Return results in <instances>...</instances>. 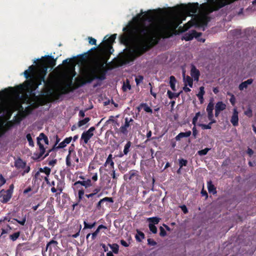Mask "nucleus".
I'll return each instance as SVG.
<instances>
[{
  "mask_svg": "<svg viewBox=\"0 0 256 256\" xmlns=\"http://www.w3.org/2000/svg\"><path fill=\"white\" fill-rule=\"evenodd\" d=\"M142 10L132 18L134 22H130L122 29L128 36L123 34L120 40L126 43L130 39L132 48L124 54L119 58H115L112 63L113 68H117L128 64L142 56L158 44L160 38L157 37L159 26L153 22L154 10H148L144 16Z\"/></svg>",
  "mask_w": 256,
  "mask_h": 256,
  "instance_id": "nucleus-1",
  "label": "nucleus"
},
{
  "mask_svg": "<svg viewBox=\"0 0 256 256\" xmlns=\"http://www.w3.org/2000/svg\"><path fill=\"white\" fill-rule=\"evenodd\" d=\"M110 69L111 68H106L104 64L94 62L92 66L82 70V77H77L75 78L74 88L77 89L87 84H90L94 80H104L106 78L107 71Z\"/></svg>",
  "mask_w": 256,
  "mask_h": 256,
  "instance_id": "nucleus-2",
  "label": "nucleus"
},
{
  "mask_svg": "<svg viewBox=\"0 0 256 256\" xmlns=\"http://www.w3.org/2000/svg\"><path fill=\"white\" fill-rule=\"evenodd\" d=\"M116 36V34H112L104 42L103 45L101 48V51L104 55L102 57L97 60L95 62H98L100 64H106L108 60L110 58V54L114 51L112 48V44L114 42Z\"/></svg>",
  "mask_w": 256,
  "mask_h": 256,
  "instance_id": "nucleus-3",
  "label": "nucleus"
},
{
  "mask_svg": "<svg viewBox=\"0 0 256 256\" xmlns=\"http://www.w3.org/2000/svg\"><path fill=\"white\" fill-rule=\"evenodd\" d=\"M210 18L207 14L195 16L190 21L184 25V30H187L192 26L196 28H202V30H205L204 26H206Z\"/></svg>",
  "mask_w": 256,
  "mask_h": 256,
  "instance_id": "nucleus-4",
  "label": "nucleus"
},
{
  "mask_svg": "<svg viewBox=\"0 0 256 256\" xmlns=\"http://www.w3.org/2000/svg\"><path fill=\"white\" fill-rule=\"evenodd\" d=\"M30 80L26 82V84H20L19 86L24 88L30 90L31 92L36 90L39 86L44 82V78L41 77L40 79L36 76L30 78Z\"/></svg>",
  "mask_w": 256,
  "mask_h": 256,
  "instance_id": "nucleus-5",
  "label": "nucleus"
},
{
  "mask_svg": "<svg viewBox=\"0 0 256 256\" xmlns=\"http://www.w3.org/2000/svg\"><path fill=\"white\" fill-rule=\"evenodd\" d=\"M198 3L182 4L174 7L176 10L180 13H185L190 14V13L196 14L198 11Z\"/></svg>",
  "mask_w": 256,
  "mask_h": 256,
  "instance_id": "nucleus-6",
  "label": "nucleus"
},
{
  "mask_svg": "<svg viewBox=\"0 0 256 256\" xmlns=\"http://www.w3.org/2000/svg\"><path fill=\"white\" fill-rule=\"evenodd\" d=\"M92 184L91 180L88 179L86 180H78L76 182L73 184V189L75 192H78V195L79 196L80 192H83L84 194V190L83 187H84L86 189L92 186Z\"/></svg>",
  "mask_w": 256,
  "mask_h": 256,
  "instance_id": "nucleus-7",
  "label": "nucleus"
},
{
  "mask_svg": "<svg viewBox=\"0 0 256 256\" xmlns=\"http://www.w3.org/2000/svg\"><path fill=\"white\" fill-rule=\"evenodd\" d=\"M40 63L43 65L48 66L51 69L56 65V59H54L52 56H46L44 58L38 60Z\"/></svg>",
  "mask_w": 256,
  "mask_h": 256,
  "instance_id": "nucleus-8",
  "label": "nucleus"
},
{
  "mask_svg": "<svg viewBox=\"0 0 256 256\" xmlns=\"http://www.w3.org/2000/svg\"><path fill=\"white\" fill-rule=\"evenodd\" d=\"M72 158L76 163L79 162V159L76 156V152L73 148H70L68 150V154L66 156V165L68 167H70L72 165L71 162Z\"/></svg>",
  "mask_w": 256,
  "mask_h": 256,
  "instance_id": "nucleus-9",
  "label": "nucleus"
},
{
  "mask_svg": "<svg viewBox=\"0 0 256 256\" xmlns=\"http://www.w3.org/2000/svg\"><path fill=\"white\" fill-rule=\"evenodd\" d=\"M95 130V127L92 126L88 130L84 132L82 134L80 140L83 141L84 144H87L94 136V132Z\"/></svg>",
  "mask_w": 256,
  "mask_h": 256,
  "instance_id": "nucleus-10",
  "label": "nucleus"
},
{
  "mask_svg": "<svg viewBox=\"0 0 256 256\" xmlns=\"http://www.w3.org/2000/svg\"><path fill=\"white\" fill-rule=\"evenodd\" d=\"M38 66L40 68V72L36 76H37L39 79H40L41 77H43L44 83L46 85L48 84V82L45 80V76L46 74L48 66L43 65L42 63H40L39 62H38Z\"/></svg>",
  "mask_w": 256,
  "mask_h": 256,
  "instance_id": "nucleus-11",
  "label": "nucleus"
},
{
  "mask_svg": "<svg viewBox=\"0 0 256 256\" xmlns=\"http://www.w3.org/2000/svg\"><path fill=\"white\" fill-rule=\"evenodd\" d=\"M140 178V176L138 172L135 170H130L128 173L124 176V179L126 181L130 180L134 178L136 180H139Z\"/></svg>",
  "mask_w": 256,
  "mask_h": 256,
  "instance_id": "nucleus-12",
  "label": "nucleus"
},
{
  "mask_svg": "<svg viewBox=\"0 0 256 256\" xmlns=\"http://www.w3.org/2000/svg\"><path fill=\"white\" fill-rule=\"evenodd\" d=\"M74 90V83L72 82V78L70 79L68 82L65 86L60 88L62 94H68L70 92H73Z\"/></svg>",
  "mask_w": 256,
  "mask_h": 256,
  "instance_id": "nucleus-13",
  "label": "nucleus"
},
{
  "mask_svg": "<svg viewBox=\"0 0 256 256\" xmlns=\"http://www.w3.org/2000/svg\"><path fill=\"white\" fill-rule=\"evenodd\" d=\"M37 144L39 147L40 152H34V154L32 158L34 160H38L41 158L46 152L45 148L44 145L40 142V141H37Z\"/></svg>",
  "mask_w": 256,
  "mask_h": 256,
  "instance_id": "nucleus-14",
  "label": "nucleus"
},
{
  "mask_svg": "<svg viewBox=\"0 0 256 256\" xmlns=\"http://www.w3.org/2000/svg\"><path fill=\"white\" fill-rule=\"evenodd\" d=\"M124 124L120 128V131L124 135H127L128 134V128L130 127V122H132L134 120L132 118L129 119L128 118H125Z\"/></svg>",
  "mask_w": 256,
  "mask_h": 256,
  "instance_id": "nucleus-15",
  "label": "nucleus"
},
{
  "mask_svg": "<svg viewBox=\"0 0 256 256\" xmlns=\"http://www.w3.org/2000/svg\"><path fill=\"white\" fill-rule=\"evenodd\" d=\"M214 107V104L213 102V99H211L209 102L207 107L206 112H208V118L210 120H212L214 118L213 110Z\"/></svg>",
  "mask_w": 256,
  "mask_h": 256,
  "instance_id": "nucleus-16",
  "label": "nucleus"
},
{
  "mask_svg": "<svg viewBox=\"0 0 256 256\" xmlns=\"http://www.w3.org/2000/svg\"><path fill=\"white\" fill-rule=\"evenodd\" d=\"M226 105L222 102H218L215 106V116L218 117L220 112L224 110Z\"/></svg>",
  "mask_w": 256,
  "mask_h": 256,
  "instance_id": "nucleus-17",
  "label": "nucleus"
},
{
  "mask_svg": "<svg viewBox=\"0 0 256 256\" xmlns=\"http://www.w3.org/2000/svg\"><path fill=\"white\" fill-rule=\"evenodd\" d=\"M238 113L236 108L234 109L233 114L230 118V122L234 126H238Z\"/></svg>",
  "mask_w": 256,
  "mask_h": 256,
  "instance_id": "nucleus-18",
  "label": "nucleus"
},
{
  "mask_svg": "<svg viewBox=\"0 0 256 256\" xmlns=\"http://www.w3.org/2000/svg\"><path fill=\"white\" fill-rule=\"evenodd\" d=\"M35 67L34 65H32L28 67V68L24 72V77L28 79L34 77V75Z\"/></svg>",
  "mask_w": 256,
  "mask_h": 256,
  "instance_id": "nucleus-19",
  "label": "nucleus"
},
{
  "mask_svg": "<svg viewBox=\"0 0 256 256\" xmlns=\"http://www.w3.org/2000/svg\"><path fill=\"white\" fill-rule=\"evenodd\" d=\"M106 228V227L105 226L100 224L98 226L96 230L92 234H91L90 233H88L86 236V238L88 239L89 236H90L92 235V240H94L96 238L97 235L100 232V231L101 229Z\"/></svg>",
  "mask_w": 256,
  "mask_h": 256,
  "instance_id": "nucleus-20",
  "label": "nucleus"
},
{
  "mask_svg": "<svg viewBox=\"0 0 256 256\" xmlns=\"http://www.w3.org/2000/svg\"><path fill=\"white\" fill-rule=\"evenodd\" d=\"M85 197L88 198L87 202L86 208L88 210H91L94 204L97 200L98 198L95 196L89 197L88 194H86Z\"/></svg>",
  "mask_w": 256,
  "mask_h": 256,
  "instance_id": "nucleus-21",
  "label": "nucleus"
},
{
  "mask_svg": "<svg viewBox=\"0 0 256 256\" xmlns=\"http://www.w3.org/2000/svg\"><path fill=\"white\" fill-rule=\"evenodd\" d=\"M110 202L111 203L114 202V200L111 197H105L102 199H101L96 204V209L98 210H100L102 208V204L104 202Z\"/></svg>",
  "mask_w": 256,
  "mask_h": 256,
  "instance_id": "nucleus-22",
  "label": "nucleus"
},
{
  "mask_svg": "<svg viewBox=\"0 0 256 256\" xmlns=\"http://www.w3.org/2000/svg\"><path fill=\"white\" fill-rule=\"evenodd\" d=\"M190 75L195 80H198L200 76V71L194 65L192 66Z\"/></svg>",
  "mask_w": 256,
  "mask_h": 256,
  "instance_id": "nucleus-23",
  "label": "nucleus"
},
{
  "mask_svg": "<svg viewBox=\"0 0 256 256\" xmlns=\"http://www.w3.org/2000/svg\"><path fill=\"white\" fill-rule=\"evenodd\" d=\"M78 201L79 203L82 202L83 204L82 206L86 208L88 198L85 197L83 192H80V195L78 197Z\"/></svg>",
  "mask_w": 256,
  "mask_h": 256,
  "instance_id": "nucleus-24",
  "label": "nucleus"
},
{
  "mask_svg": "<svg viewBox=\"0 0 256 256\" xmlns=\"http://www.w3.org/2000/svg\"><path fill=\"white\" fill-rule=\"evenodd\" d=\"M58 242L54 240L50 241L46 244L45 251L48 250L50 254L52 252V246L54 248L58 247Z\"/></svg>",
  "mask_w": 256,
  "mask_h": 256,
  "instance_id": "nucleus-25",
  "label": "nucleus"
},
{
  "mask_svg": "<svg viewBox=\"0 0 256 256\" xmlns=\"http://www.w3.org/2000/svg\"><path fill=\"white\" fill-rule=\"evenodd\" d=\"M114 164L112 160V154H110L104 164V166L106 167L108 166L109 168L111 170L114 169Z\"/></svg>",
  "mask_w": 256,
  "mask_h": 256,
  "instance_id": "nucleus-26",
  "label": "nucleus"
},
{
  "mask_svg": "<svg viewBox=\"0 0 256 256\" xmlns=\"http://www.w3.org/2000/svg\"><path fill=\"white\" fill-rule=\"evenodd\" d=\"M253 82V80L252 78L248 79V80L242 82L238 86V88L240 90H242L244 88H246L248 85L251 84Z\"/></svg>",
  "mask_w": 256,
  "mask_h": 256,
  "instance_id": "nucleus-27",
  "label": "nucleus"
},
{
  "mask_svg": "<svg viewBox=\"0 0 256 256\" xmlns=\"http://www.w3.org/2000/svg\"><path fill=\"white\" fill-rule=\"evenodd\" d=\"M14 166L17 168H24L26 166V162H24L20 158H18L15 160Z\"/></svg>",
  "mask_w": 256,
  "mask_h": 256,
  "instance_id": "nucleus-28",
  "label": "nucleus"
},
{
  "mask_svg": "<svg viewBox=\"0 0 256 256\" xmlns=\"http://www.w3.org/2000/svg\"><path fill=\"white\" fill-rule=\"evenodd\" d=\"M72 138L68 137L66 138L62 142L59 144L58 146H56V149L62 148L66 146L67 144L70 142Z\"/></svg>",
  "mask_w": 256,
  "mask_h": 256,
  "instance_id": "nucleus-29",
  "label": "nucleus"
},
{
  "mask_svg": "<svg viewBox=\"0 0 256 256\" xmlns=\"http://www.w3.org/2000/svg\"><path fill=\"white\" fill-rule=\"evenodd\" d=\"M132 146V142L130 141H128L126 145L124 146L123 153L120 154L119 157H122L124 155H127L128 152L130 151V148Z\"/></svg>",
  "mask_w": 256,
  "mask_h": 256,
  "instance_id": "nucleus-30",
  "label": "nucleus"
},
{
  "mask_svg": "<svg viewBox=\"0 0 256 256\" xmlns=\"http://www.w3.org/2000/svg\"><path fill=\"white\" fill-rule=\"evenodd\" d=\"M192 132L190 130L187 131L185 132H181L176 136V140L178 141L180 140L182 138H188L190 136Z\"/></svg>",
  "mask_w": 256,
  "mask_h": 256,
  "instance_id": "nucleus-31",
  "label": "nucleus"
},
{
  "mask_svg": "<svg viewBox=\"0 0 256 256\" xmlns=\"http://www.w3.org/2000/svg\"><path fill=\"white\" fill-rule=\"evenodd\" d=\"M208 188L210 193H212L213 194L216 193V188L211 180L208 182Z\"/></svg>",
  "mask_w": 256,
  "mask_h": 256,
  "instance_id": "nucleus-32",
  "label": "nucleus"
},
{
  "mask_svg": "<svg viewBox=\"0 0 256 256\" xmlns=\"http://www.w3.org/2000/svg\"><path fill=\"white\" fill-rule=\"evenodd\" d=\"M101 190L100 188H94L92 193L88 194L89 197L95 196L99 198L101 196L102 194H98Z\"/></svg>",
  "mask_w": 256,
  "mask_h": 256,
  "instance_id": "nucleus-33",
  "label": "nucleus"
},
{
  "mask_svg": "<svg viewBox=\"0 0 256 256\" xmlns=\"http://www.w3.org/2000/svg\"><path fill=\"white\" fill-rule=\"evenodd\" d=\"M42 140H44V142L46 144H48V139L47 137V136L44 133H40L39 135V136L37 138V141H40Z\"/></svg>",
  "mask_w": 256,
  "mask_h": 256,
  "instance_id": "nucleus-34",
  "label": "nucleus"
},
{
  "mask_svg": "<svg viewBox=\"0 0 256 256\" xmlns=\"http://www.w3.org/2000/svg\"><path fill=\"white\" fill-rule=\"evenodd\" d=\"M136 239L138 242H140L142 239L144 238V234L142 232L137 230L136 234Z\"/></svg>",
  "mask_w": 256,
  "mask_h": 256,
  "instance_id": "nucleus-35",
  "label": "nucleus"
},
{
  "mask_svg": "<svg viewBox=\"0 0 256 256\" xmlns=\"http://www.w3.org/2000/svg\"><path fill=\"white\" fill-rule=\"evenodd\" d=\"M84 228L82 230V232H83V233L85 232V231L86 229H88V228L91 229L92 228H94L96 226V222H94L92 224H88L86 221H84Z\"/></svg>",
  "mask_w": 256,
  "mask_h": 256,
  "instance_id": "nucleus-36",
  "label": "nucleus"
},
{
  "mask_svg": "<svg viewBox=\"0 0 256 256\" xmlns=\"http://www.w3.org/2000/svg\"><path fill=\"white\" fill-rule=\"evenodd\" d=\"M176 79L175 77L173 76H170V84L171 88L172 90L176 91Z\"/></svg>",
  "mask_w": 256,
  "mask_h": 256,
  "instance_id": "nucleus-37",
  "label": "nucleus"
},
{
  "mask_svg": "<svg viewBox=\"0 0 256 256\" xmlns=\"http://www.w3.org/2000/svg\"><path fill=\"white\" fill-rule=\"evenodd\" d=\"M205 92L204 90V86H200V91L197 94V96L198 97V99L200 101L201 103L204 100V94Z\"/></svg>",
  "mask_w": 256,
  "mask_h": 256,
  "instance_id": "nucleus-38",
  "label": "nucleus"
},
{
  "mask_svg": "<svg viewBox=\"0 0 256 256\" xmlns=\"http://www.w3.org/2000/svg\"><path fill=\"white\" fill-rule=\"evenodd\" d=\"M160 220V218L158 217H152L149 218L147 219V220L149 222V224H153L154 225L158 224Z\"/></svg>",
  "mask_w": 256,
  "mask_h": 256,
  "instance_id": "nucleus-39",
  "label": "nucleus"
},
{
  "mask_svg": "<svg viewBox=\"0 0 256 256\" xmlns=\"http://www.w3.org/2000/svg\"><path fill=\"white\" fill-rule=\"evenodd\" d=\"M194 37V35H192V32L186 33L182 36V40H184L186 41H189L193 39Z\"/></svg>",
  "mask_w": 256,
  "mask_h": 256,
  "instance_id": "nucleus-40",
  "label": "nucleus"
},
{
  "mask_svg": "<svg viewBox=\"0 0 256 256\" xmlns=\"http://www.w3.org/2000/svg\"><path fill=\"white\" fill-rule=\"evenodd\" d=\"M6 192L7 194L3 196L2 200H1V202L4 204L8 202L12 196L10 192V190H8Z\"/></svg>",
  "mask_w": 256,
  "mask_h": 256,
  "instance_id": "nucleus-41",
  "label": "nucleus"
},
{
  "mask_svg": "<svg viewBox=\"0 0 256 256\" xmlns=\"http://www.w3.org/2000/svg\"><path fill=\"white\" fill-rule=\"evenodd\" d=\"M60 138H58V136H56V144H55L53 148L50 150H49L48 152H46V154L44 155V156L42 158V160L44 159V158H46V156H48L50 153L51 152H52V151H54L56 149V145L57 144L60 142Z\"/></svg>",
  "mask_w": 256,
  "mask_h": 256,
  "instance_id": "nucleus-42",
  "label": "nucleus"
},
{
  "mask_svg": "<svg viewBox=\"0 0 256 256\" xmlns=\"http://www.w3.org/2000/svg\"><path fill=\"white\" fill-rule=\"evenodd\" d=\"M90 120V118L88 117L86 118L83 120H80L78 121V128H80L84 125L87 124Z\"/></svg>",
  "mask_w": 256,
  "mask_h": 256,
  "instance_id": "nucleus-43",
  "label": "nucleus"
},
{
  "mask_svg": "<svg viewBox=\"0 0 256 256\" xmlns=\"http://www.w3.org/2000/svg\"><path fill=\"white\" fill-rule=\"evenodd\" d=\"M216 122V120H214L212 119V120H210V122L208 124H200L199 126L202 127V128L203 130H207V129H210L212 126V124Z\"/></svg>",
  "mask_w": 256,
  "mask_h": 256,
  "instance_id": "nucleus-44",
  "label": "nucleus"
},
{
  "mask_svg": "<svg viewBox=\"0 0 256 256\" xmlns=\"http://www.w3.org/2000/svg\"><path fill=\"white\" fill-rule=\"evenodd\" d=\"M140 106L144 108V110L145 112L148 113H152V109L148 106L146 104L142 103L140 104Z\"/></svg>",
  "mask_w": 256,
  "mask_h": 256,
  "instance_id": "nucleus-45",
  "label": "nucleus"
},
{
  "mask_svg": "<svg viewBox=\"0 0 256 256\" xmlns=\"http://www.w3.org/2000/svg\"><path fill=\"white\" fill-rule=\"evenodd\" d=\"M39 171L41 172L46 174L47 176H48L50 173V168L47 166H45L44 168H40L39 169Z\"/></svg>",
  "mask_w": 256,
  "mask_h": 256,
  "instance_id": "nucleus-46",
  "label": "nucleus"
},
{
  "mask_svg": "<svg viewBox=\"0 0 256 256\" xmlns=\"http://www.w3.org/2000/svg\"><path fill=\"white\" fill-rule=\"evenodd\" d=\"M37 106H34V108H32L31 106H28L24 110V112H26V114L28 116L32 112L34 108H37Z\"/></svg>",
  "mask_w": 256,
  "mask_h": 256,
  "instance_id": "nucleus-47",
  "label": "nucleus"
},
{
  "mask_svg": "<svg viewBox=\"0 0 256 256\" xmlns=\"http://www.w3.org/2000/svg\"><path fill=\"white\" fill-rule=\"evenodd\" d=\"M20 232H14L13 234H10V238L12 241H15L18 238V237L20 236Z\"/></svg>",
  "mask_w": 256,
  "mask_h": 256,
  "instance_id": "nucleus-48",
  "label": "nucleus"
},
{
  "mask_svg": "<svg viewBox=\"0 0 256 256\" xmlns=\"http://www.w3.org/2000/svg\"><path fill=\"white\" fill-rule=\"evenodd\" d=\"M110 248L112 250L114 254H118L119 250V246L116 244H113L112 245H110Z\"/></svg>",
  "mask_w": 256,
  "mask_h": 256,
  "instance_id": "nucleus-49",
  "label": "nucleus"
},
{
  "mask_svg": "<svg viewBox=\"0 0 256 256\" xmlns=\"http://www.w3.org/2000/svg\"><path fill=\"white\" fill-rule=\"evenodd\" d=\"M178 162L180 168H182L184 166H186L188 163V162L186 160H184L182 158L178 160Z\"/></svg>",
  "mask_w": 256,
  "mask_h": 256,
  "instance_id": "nucleus-50",
  "label": "nucleus"
},
{
  "mask_svg": "<svg viewBox=\"0 0 256 256\" xmlns=\"http://www.w3.org/2000/svg\"><path fill=\"white\" fill-rule=\"evenodd\" d=\"M186 84H188L190 87L192 88L193 86V80L190 76H187L186 78Z\"/></svg>",
  "mask_w": 256,
  "mask_h": 256,
  "instance_id": "nucleus-51",
  "label": "nucleus"
},
{
  "mask_svg": "<svg viewBox=\"0 0 256 256\" xmlns=\"http://www.w3.org/2000/svg\"><path fill=\"white\" fill-rule=\"evenodd\" d=\"M210 150V148H205L204 149L198 150V154L200 156H204L207 154L208 152Z\"/></svg>",
  "mask_w": 256,
  "mask_h": 256,
  "instance_id": "nucleus-52",
  "label": "nucleus"
},
{
  "mask_svg": "<svg viewBox=\"0 0 256 256\" xmlns=\"http://www.w3.org/2000/svg\"><path fill=\"white\" fill-rule=\"evenodd\" d=\"M26 139L28 142L29 145L31 146H34V142H33L32 138L30 134H28L26 136Z\"/></svg>",
  "mask_w": 256,
  "mask_h": 256,
  "instance_id": "nucleus-53",
  "label": "nucleus"
},
{
  "mask_svg": "<svg viewBox=\"0 0 256 256\" xmlns=\"http://www.w3.org/2000/svg\"><path fill=\"white\" fill-rule=\"evenodd\" d=\"M148 227L150 228V230L153 233V234H156L158 230L156 227L155 226V225H154L152 224H148Z\"/></svg>",
  "mask_w": 256,
  "mask_h": 256,
  "instance_id": "nucleus-54",
  "label": "nucleus"
},
{
  "mask_svg": "<svg viewBox=\"0 0 256 256\" xmlns=\"http://www.w3.org/2000/svg\"><path fill=\"white\" fill-rule=\"evenodd\" d=\"M95 48H93L90 49V50L86 52H84L82 54H80V56H82L84 57V59L86 60L87 58H88V56L90 55V52Z\"/></svg>",
  "mask_w": 256,
  "mask_h": 256,
  "instance_id": "nucleus-55",
  "label": "nucleus"
},
{
  "mask_svg": "<svg viewBox=\"0 0 256 256\" xmlns=\"http://www.w3.org/2000/svg\"><path fill=\"white\" fill-rule=\"evenodd\" d=\"M13 220H16L18 223L20 224L22 226H24L26 222V216H25L22 220H19L16 218H13Z\"/></svg>",
  "mask_w": 256,
  "mask_h": 256,
  "instance_id": "nucleus-56",
  "label": "nucleus"
},
{
  "mask_svg": "<svg viewBox=\"0 0 256 256\" xmlns=\"http://www.w3.org/2000/svg\"><path fill=\"white\" fill-rule=\"evenodd\" d=\"M20 108H21V110L20 112L19 116L22 118V119L25 118L28 115L26 114V112H24V108L22 106H20Z\"/></svg>",
  "mask_w": 256,
  "mask_h": 256,
  "instance_id": "nucleus-57",
  "label": "nucleus"
},
{
  "mask_svg": "<svg viewBox=\"0 0 256 256\" xmlns=\"http://www.w3.org/2000/svg\"><path fill=\"white\" fill-rule=\"evenodd\" d=\"M20 108H21V110L20 112L19 116L22 118V119L25 118L28 115L26 114V112H24V108L22 106H20Z\"/></svg>",
  "mask_w": 256,
  "mask_h": 256,
  "instance_id": "nucleus-58",
  "label": "nucleus"
},
{
  "mask_svg": "<svg viewBox=\"0 0 256 256\" xmlns=\"http://www.w3.org/2000/svg\"><path fill=\"white\" fill-rule=\"evenodd\" d=\"M144 80V76H142L140 75L138 77L136 78L135 79L137 85L139 84L141 82H142Z\"/></svg>",
  "mask_w": 256,
  "mask_h": 256,
  "instance_id": "nucleus-59",
  "label": "nucleus"
},
{
  "mask_svg": "<svg viewBox=\"0 0 256 256\" xmlns=\"http://www.w3.org/2000/svg\"><path fill=\"white\" fill-rule=\"evenodd\" d=\"M174 93L172 92L170 90H168L167 92V95L168 98L170 100L175 98Z\"/></svg>",
  "mask_w": 256,
  "mask_h": 256,
  "instance_id": "nucleus-60",
  "label": "nucleus"
},
{
  "mask_svg": "<svg viewBox=\"0 0 256 256\" xmlns=\"http://www.w3.org/2000/svg\"><path fill=\"white\" fill-rule=\"evenodd\" d=\"M160 236L164 237L166 235V232L165 230L162 226H160Z\"/></svg>",
  "mask_w": 256,
  "mask_h": 256,
  "instance_id": "nucleus-61",
  "label": "nucleus"
},
{
  "mask_svg": "<svg viewBox=\"0 0 256 256\" xmlns=\"http://www.w3.org/2000/svg\"><path fill=\"white\" fill-rule=\"evenodd\" d=\"M111 170H112L111 176H112V178H113V180H116L118 178V176H119V174H116V172L114 170V169H111Z\"/></svg>",
  "mask_w": 256,
  "mask_h": 256,
  "instance_id": "nucleus-62",
  "label": "nucleus"
},
{
  "mask_svg": "<svg viewBox=\"0 0 256 256\" xmlns=\"http://www.w3.org/2000/svg\"><path fill=\"white\" fill-rule=\"evenodd\" d=\"M192 35H194V38H198V37L201 36L202 34V32H197L195 30H192Z\"/></svg>",
  "mask_w": 256,
  "mask_h": 256,
  "instance_id": "nucleus-63",
  "label": "nucleus"
},
{
  "mask_svg": "<svg viewBox=\"0 0 256 256\" xmlns=\"http://www.w3.org/2000/svg\"><path fill=\"white\" fill-rule=\"evenodd\" d=\"M122 88L124 91H126L127 89L130 90L131 88V86L128 82L126 84H124L122 86Z\"/></svg>",
  "mask_w": 256,
  "mask_h": 256,
  "instance_id": "nucleus-64",
  "label": "nucleus"
}]
</instances>
